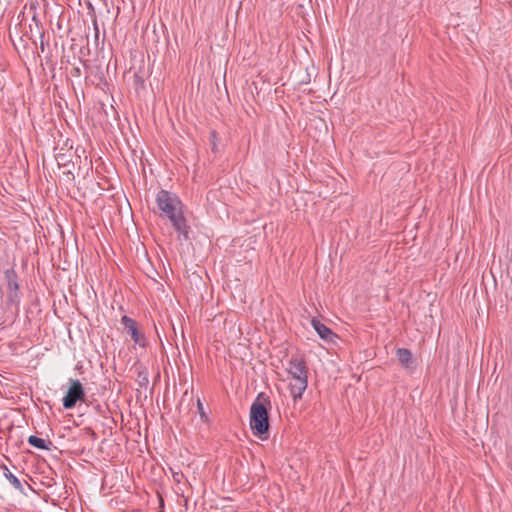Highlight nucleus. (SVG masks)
I'll list each match as a JSON object with an SVG mask.
<instances>
[{
	"mask_svg": "<svg viewBox=\"0 0 512 512\" xmlns=\"http://www.w3.org/2000/svg\"><path fill=\"white\" fill-rule=\"evenodd\" d=\"M156 204L160 211V217L169 219L173 228L179 234V240H188L190 226L184 217L183 204L179 197L175 193L161 189L156 195Z\"/></svg>",
	"mask_w": 512,
	"mask_h": 512,
	"instance_id": "1",
	"label": "nucleus"
},
{
	"mask_svg": "<svg viewBox=\"0 0 512 512\" xmlns=\"http://www.w3.org/2000/svg\"><path fill=\"white\" fill-rule=\"evenodd\" d=\"M271 401L265 393H259L250 407V429L261 440L269 438V409Z\"/></svg>",
	"mask_w": 512,
	"mask_h": 512,
	"instance_id": "2",
	"label": "nucleus"
},
{
	"mask_svg": "<svg viewBox=\"0 0 512 512\" xmlns=\"http://www.w3.org/2000/svg\"><path fill=\"white\" fill-rule=\"evenodd\" d=\"M4 276L7 282V304L18 307L21 300L18 275L13 268H10L4 272Z\"/></svg>",
	"mask_w": 512,
	"mask_h": 512,
	"instance_id": "3",
	"label": "nucleus"
},
{
	"mask_svg": "<svg viewBox=\"0 0 512 512\" xmlns=\"http://www.w3.org/2000/svg\"><path fill=\"white\" fill-rule=\"evenodd\" d=\"M70 387L66 395L63 397V407L65 409H72L76 403L84 398V388L81 382L77 379H70Z\"/></svg>",
	"mask_w": 512,
	"mask_h": 512,
	"instance_id": "4",
	"label": "nucleus"
},
{
	"mask_svg": "<svg viewBox=\"0 0 512 512\" xmlns=\"http://www.w3.org/2000/svg\"><path fill=\"white\" fill-rule=\"evenodd\" d=\"M121 323L136 344H139L141 347L146 346V338L144 334L138 330L137 323L134 319L124 315L121 319Z\"/></svg>",
	"mask_w": 512,
	"mask_h": 512,
	"instance_id": "5",
	"label": "nucleus"
},
{
	"mask_svg": "<svg viewBox=\"0 0 512 512\" xmlns=\"http://www.w3.org/2000/svg\"><path fill=\"white\" fill-rule=\"evenodd\" d=\"M287 371L291 378L303 377V374L308 376L305 359L299 356H292L289 360Z\"/></svg>",
	"mask_w": 512,
	"mask_h": 512,
	"instance_id": "6",
	"label": "nucleus"
},
{
	"mask_svg": "<svg viewBox=\"0 0 512 512\" xmlns=\"http://www.w3.org/2000/svg\"><path fill=\"white\" fill-rule=\"evenodd\" d=\"M308 386V376L292 378L289 383L290 393L295 401L300 400Z\"/></svg>",
	"mask_w": 512,
	"mask_h": 512,
	"instance_id": "7",
	"label": "nucleus"
},
{
	"mask_svg": "<svg viewBox=\"0 0 512 512\" xmlns=\"http://www.w3.org/2000/svg\"><path fill=\"white\" fill-rule=\"evenodd\" d=\"M311 325L321 339L327 342H334V339L337 338V335L320 320L313 318Z\"/></svg>",
	"mask_w": 512,
	"mask_h": 512,
	"instance_id": "8",
	"label": "nucleus"
},
{
	"mask_svg": "<svg viewBox=\"0 0 512 512\" xmlns=\"http://www.w3.org/2000/svg\"><path fill=\"white\" fill-rule=\"evenodd\" d=\"M396 356L400 364L405 368H411L414 361L412 352L407 348H398L396 351Z\"/></svg>",
	"mask_w": 512,
	"mask_h": 512,
	"instance_id": "9",
	"label": "nucleus"
},
{
	"mask_svg": "<svg viewBox=\"0 0 512 512\" xmlns=\"http://www.w3.org/2000/svg\"><path fill=\"white\" fill-rule=\"evenodd\" d=\"M27 442L29 445L40 450H50L51 446H53V443L50 440L45 441L44 439L35 435L29 436Z\"/></svg>",
	"mask_w": 512,
	"mask_h": 512,
	"instance_id": "10",
	"label": "nucleus"
},
{
	"mask_svg": "<svg viewBox=\"0 0 512 512\" xmlns=\"http://www.w3.org/2000/svg\"><path fill=\"white\" fill-rule=\"evenodd\" d=\"M4 477L10 482V484L19 492L23 493L24 487L21 481L8 469L6 465H2Z\"/></svg>",
	"mask_w": 512,
	"mask_h": 512,
	"instance_id": "11",
	"label": "nucleus"
},
{
	"mask_svg": "<svg viewBox=\"0 0 512 512\" xmlns=\"http://www.w3.org/2000/svg\"><path fill=\"white\" fill-rule=\"evenodd\" d=\"M197 410H198L201 420L203 422L207 423L209 421V418L204 410L203 403L200 398L197 399Z\"/></svg>",
	"mask_w": 512,
	"mask_h": 512,
	"instance_id": "12",
	"label": "nucleus"
},
{
	"mask_svg": "<svg viewBox=\"0 0 512 512\" xmlns=\"http://www.w3.org/2000/svg\"><path fill=\"white\" fill-rule=\"evenodd\" d=\"M56 160L58 161V165H65L66 164V159H65V155L64 154H58L56 156Z\"/></svg>",
	"mask_w": 512,
	"mask_h": 512,
	"instance_id": "13",
	"label": "nucleus"
},
{
	"mask_svg": "<svg viewBox=\"0 0 512 512\" xmlns=\"http://www.w3.org/2000/svg\"><path fill=\"white\" fill-rule=\"evenodd\" d=\"M210 138L213 141V148L212 149L215 150L216 149L215 141H216V138H217V132L215 130L211 131Z\"/></svg>",
	"mask_w": 512,
	"mask_h": 512,
	"instance_id": "14",
	"label": "nucleus"
},
{
	"mask_svg": "<svg viewBox=\"0 0 512 512\" xmlns=\"http://www.w3.org/2000/svg\"><path fill=\"white\" fill-rule=\"evenodd\" d=\"M71 75L74 77H79L81 75V69L79 67H74L71 70Z\"/></svg>",
	"mask_w": 512,
	"mask_h": 512,
	"instance_id": "15",
	"label": "nucleus"
},
{
	"mask_svg": "<svg viewBox=\"0 0 512 512\" xmlns=\"http://www.w3.org/2000/svg\"><path fill=\"white\" fill-rule=\"evenodd\" d=\"M173 477L174 479L177 481V482H180L181 481V478L183 477V473H179V472H176V473H173Z\"/></svg>",
	"mask_w": 512,
	"mask_h": 512,
	"instance_id": "16",
	"label": "nucleus"
},
{
	"mask_svg": "<svg viewBox=\"0 0 512 512\" xmlns=\"http://www.w3.org/2000/svg\"><path fill=\"white\" fill-rule=\"evenodd\" d=\"M32 20L35 21L36 25L39 24V21L37 20L36 16H33Z\"/></svg>",
	"mask_w": 512,
	"mask_h": 512,
	"instance_id": "17",
	"label": "nucleus"
},
{
	"mask_svg": "<svg viewBox=\"0 0 512 512\" xmlns=\"http://www.w3.org/2000/svg\"><path fill=\"white\" fill-rule=\"evenodd\" d=\"M94 26H95V30H96V36H97L98 35V27H97L96 22L94 23Z\"/></svg>",
	"mask_w": 512,
	"mask_h": 512,
	"instance_id": "18",
	"label": "nucleus"
},
{
	"mask_svg": "<svg viewBox=\"0 0 512 512\" xmlns=\"http://www.w3.org/2000/svg\"><path fill=\"white\" fill-rule=\"evenodd\" d=\"M142 381H146V382H148L147 377H146V376H144V377L142 378Z\"/></svg>",
	"mask_w": 512,
	"mask_h": 512,
	"instance_id": "19",
	"label": "nucleus"
}]
</instances>
